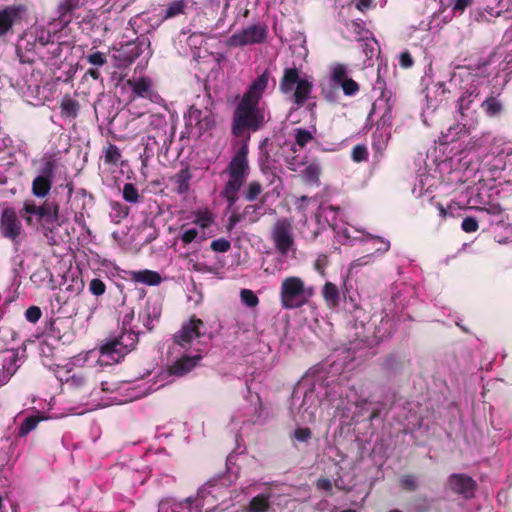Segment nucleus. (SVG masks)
<instances>
[{"mask_svg": "<svg viewBox=\"0 0 512 512\" xmlns=\"http://www.w3.org/2000/svg\"><path fill=\"white\" fill-rule=\"evenodd\" d=\"M123 199L131 204H136L140 200L138 189L132 183H126L122 190Z\"/></svg>", "mask_w": 512, "mask_h": 512, "instance_id": "nucleus-44", "label": "nucleus"}, {"mask_svg": "<svg viewBox=\"0 0 512 512\" xmlns=\"http://www.w3.org/2000/svg\"><path fill=\"white\" fill-rule=\"evenodd\" d=\"M214 222V216L209 210L198 211L195 213L194 223L201 228H208Z\"/></svg>", "mask_w": 512, "mask_h": 512, "instance_id": "nucleus-46", "label": "nucleus"}, {"mask_svg": "<svg viewBox=\"0 0 512 512\" xmlns=\"http://www.w3.org/2000/svg\"><path fill=\"white\" fill-rule=\"evenodd\" d=\"M41 315L42 312L37 306H30L25 312L27 321L31 323H36L40 319Z\"/></svg>", "mask_w": 512, "mask_h": 512, "instance_id": "nucleus-63", "label": "nucleus"}, {"mask_svg": "<svg viewBox=\"0 0 512 512\" xmlns=\"http://www.w3.org/2000/svg\"><path fill=\"white\" fill-rule=\"evenodd\" d=\"M192 178V174L189 168H183L179 170L172 178V181L176 185V192L178 194H185L189 190V182Z\"/></svg>", "mask_w": 512, "mask_h": 512, "instance_id": "nucleus-30", "label": "nucleus"}, {"mask_svg": "<svg viewBox=\"0 0 512 512\" xmlns=\"http://www.w3.org/2000/svg\"><path fill=\"white\" fill-rule=\"evenodd\" d=\"M106 286L104 282L98 278H94L89 283V291L95 296H101L104 294Z\"/></svg>", "mask_w": 512, "mask_h": 512, "instance_id": "nucleus-56", "label": "nucleus"}, {"mask_svg": "<svg viewBox=\"0 0 512 512\" xmlns=\"http://www.w3.org/2000/svg\"><path fill=\"white\" fill-rule=\"evenodd\" d=\"M331 81L339 88L340 84L348 79V66L342 63H334L330 67Z\"/></svg>", "mask_w": 512, "mask_h": 512, "instance_id": "nucleus-37", "label": "nucleus"}, {"mask_svg": "<svg viewBox=\"0 0 512 512\" xmlns=\"http://www.w3.org/2000/svg\"><path fill=\"white\" fill-rule=\"evenodd\" d=\"M198 236V230L196 228H188L182 231L180 239L184 244L192 243Z\"/></svg>", "mask_w": 512, "mask_h": 512, "instance_id": "nucleus-62", "label": "nucleus"}, {"mask_svg": "<svg viewBox=\"0 0 512 512\" xmlns=\"http://www.w3.org/2000/svg\"><path fill=\"white\" fill-rule=\"evenodd\" d=\"M150 46L151 41L149 36L137 37L134 41L121 44L120 47L115 50L114 58L122 64H130L143 54L150 56L152 54Z\"/></svg>", "mask_w": 512, "mask_h": 512, "instance_id": "nucleus-8", "label": "nucleus"}, {"mask_svg": "<svg viewBox=\"0 0 512 512\" xmlns=\"http://www.w3.org/2000/svg\"><path fill=\"white\" fill-rule=\"evenodd\" d=\"M185 2L184 0H176L168 5L165 10L164 17L171 18L180 15L184 12Z\"/></svg>", "mask_w": 512, "mask_h": 512, "instance_id": "nucleus-48", "label": "nucleus"}, {"mask_svg": "<svg viewBox=\"0 0 512 512\" xmlns=\"http://www.w3.org/2000/svg\"><path fill=\"white\" fill-rule=\"evenodd\" d=\"M478 220L474 217H466L463 219L461 228L466 233H473L478 230Z\"/></svg>", "mask_w": 512, "mask_h": 512, "instance_id": "nucleus-57", "label": "nucleus"}, {"mask_svg": "<svg viewBox=\"0 0 512 512\" xmlns=\"http://www.w3.org/2000/svg\"><path fill=\"white\" fill-rule=\"evenodd\" d=\"M162 313V304L158 299H147L143 309L139 313V320L148 330H153L155 323L158 322Z\"/></svg>", "mask_w": 512, "mask_h": 512, "instance_id": "nucleus-19", "label": "nucleus"}, {"mask_svg": "<svg viewBox=\"0 0 512 512\" xmlns=\"http://www.w3.org/2000/svg\"><path fill=\"white\" fill-rule=\"evenodd\" d=\"M271 239L276 250L282 255H287L294 246L291 220L288 218L277 220L271 229Z\"/></svg>", "mask_w": 512, "mask_h": 512, "instance_id": "nucleus-9", "label": "nucleus"}, {"mask_svg": "<svg viewBox=\"0 0 512 512\" xmlns=\"http://www.w3.org/2000/svg\"><path fill=\"white\" fill-rule=\"evenodd\" d=\"M448 485L453 492L463 495L467 499L473 497L477 487L475 480L470 476L457 473L450 475Z\"/></svg>", "mask_w": 512, "mask_h": 512, "instance_id": "nucleus-17", "label": "nucleus"}, {"mask_svg": "<svg viewBox=\"0 0 512 512\" xmlns=\"http://www.w3.org/2000/svg\"><path fill=\"white\" fill-rule=\"evenodd\" d=\"M270 118V111L265 104L241 98L233 113L232 134L236 137H245L241 146H248L250 133L262 129Z\"/></svg>", "mask_w": 512, "mask_h": 512, "instance_id": "nucleus-4", "label": "nucleus"}, {"mask_svg": "<svg viewBox=\"0 0 512 512\" xmlns=\"http://www.w3.org/2000/svg\"><path fill=\"white\" fill-rule=\"evenodd\" d=\"M267 194L257 202H249L243 210L246 221L253 224L257 223L263 216L270 213L271 209L266 205Z\"/></svg>", "mask_w": 512, "mask_h": 512, "instance_id": "nucleus-22", "label": "nucleus"}, {"mask_svg": "<svg viewBox=\"0 0 512 512\" xmlns=\"http://www.w3.org/2000/svg\"><path fill=\"white\" fill-rule=\"evenodd\" d=\"M367 239L373 240V241L381 244V247H379L375 250L376 253L384 254L390 249V241L386 240L380 236H374L371 234H367Z\"/></svg>", "mask_w": 512, "mask_h": 512, "instance_id": "nucleus-58", "label": "nucleus"}, {"mask_svg": "<svg viewBox=\"0 0 512 512\" xmlns=\"http://www.w3.org/2000/svg\"><path fill=\"white\" fill-rule=\"evenodd\" d=\"M488 170L494 179L500 177V174L506 170L512 171V150L501 151L487 163Z\"/></svg>", "mask_w": 512, "mask_h": 512, "instance_id": "nucleus-20", "label": "nucleus"}, {"mask_svg": "<svg viewBox=\"0 0 512 512\" xmlns=\"http://www.w3.org/2000/svg\"><path fill=\"white\" fill-rule=\"evenodd\" d=\"M249 174L248 148L246 144H243L232 156L221 174L226 180L220 196L225 200L227 210L231 211L226 226L228 231L233 230L239 222L246 221L244 210L237 212L236 203L239 200V193L244 184H246Z\"/></svg>", "mask_w": 512, "mask_h": 512, "instance_id": "nucleus-2", "label": "nucleus"}, {"mask_svg": "<svg viewBox=\"0 0 512 512\" xmlns=\"http://www.w3.org/2000/svg\"><path fill=\"white\" fill-rule=\"evenodd\" d=\"M436 208L439 211V215L442 219H446L447 217H454V212L456 211V207L454 205H448L447 207H444L441 203H437Z\"/></svg>", "mask_w": 512, "mask_h": 512, "instance_id": "nucleus-64", "label": "nucleus"}, {"mask_svg": "<svg viewBox=\"0 0 512 512\" xmlns=\"http://www.w3.org/2000/svg\"><path fill=\"white\" fill-rule=\"evenodd\" d=\"M267 35V25L264 23H256L231 35L227 39L226 44L229 47H242L246 45L260 44L266 41Z\"/></svg>", "mask_w": 512, "mask_h": 512, "instance_id": "nucleus-7", "label": "nucleus"}, {"mask_svg": "<svg viewBox=\"0 0 512 512\" xmlns=\"http://www.w3.org/2000/svg\"><path fill=\"white\" fill-rule=\"evenodd\" d=\"M320 400L316 394V387L307 390L304 394L301 409H303V413L307 414L305 420L311 421L314 418L315 411L317 406L319 405Z\"/></svg>", "mask_w": 512, "mask_h": 512, "instance_id": "nucleus-26", "label": "nucleus"}, {"mask_svg": "<svg viewBox=\"0 0 512 512\" xmlns=\"http://www.w3.org/2000/svg\"><path fill=\"white\" fill-rule=\"evenodd\" d=\"M474 91H467L463 94L458 100V110L464 115V111L470 108L471 103L473 102Z\"/></svg>", "mask_w": 512, "mask_h": 512, "instance_id": "nucleus-53", "label": "nucleus"}, {"mask_svg": "<svg viewBox=\"0 0 512 512\" xmlns=\"http://www.w3.org/2000/svg\"><path fill=\"white\" fill-rule=\"evenodd\" d=\"M270 80L273 81L274 85L275 80L272 78L270 71L266 69L251 82L242 98L261 103V99L268 88Z\"/></svg>", "mask_w": 512, "mask_h": 512, "instance_id": "nucleus-16", "label": "nucleus"}, {"mask_svg": "<svg viewBox=\"0 0 512 512\" xmlns=\"http://www.w3.org/2000/svg\"><path fill=\"white\" fill-rule=\"evenodd\" d=\"M139 333L140 332L135 329H121L113 335L119 340V342L124 344V347H128L133 351L139 341Z\"/></svg>", "mask_w": 512, "mask_h": 512, "instance_id": "nucleus-33", "label": "nucleus"}, {"mask_svg": "<svg viewBox=\"0 0 512 512\" xmlns=\"http://www.w3.org/2000/svg\"><path fill=\"white\" fill-rule=\"evenodd\" d=\"M83 4L82 0H62L57 5V19L50 22L49 25H53L57 22L60 29L67 27L71 23L75 11L83 6Z\"/></svg>", "mask_w": 512, "mask_h": 512, "instance_id": "nucleus-18", "label": "nucleus"}, {"mask_svg": "<svg viewBox=\"0 0 512 512\" xmlns=\"http://www.w3.org/2000/svg\"><path fill=\"white\" fill-rule=\"evenodd\" d=\"M126 84L131 88L129 102H133L136 98H146L151 102H158L161 99L153 90V82L148 77L129 79Z\"/></svg>", "mask_w": 512, "mask_h": 512, "instance_id": "nucleus-12", "label": "nucleus"}, {"mask_svg": "<svg viewBox=\"0 0 512 512\" xmlns=\"http://www.w3.org/2000/svg\"><path fill=\"white\" fill-rule=\"evenodd\" d=\"M167 121L163 114L154 113L148 117V130L153 131V138L165 136Z\"/></svg>", "mask_w": 512, "mask_h": 512, "instance_id": "nucleus-28", "label": "nucleus"}, {"mask_svg": "<svg viewBox=\"0 0 512 512\" xmlns=\"http://www.w3.org/2000/svg\"><path fill=\"white\" fill-rule=\"evenodd\" d=\"M347 96H353L359 91V85L352 79L348 78L339 86Z\"/></svg>", "mask_w": 512, "mask_h": 512, "instance_id": "nucleus-51", "label": "nucleus"}, {"mask_svg": "<svg viewBox=\"0 0 512 512\" xmlns=\"http://www.w3.org/2000/svg\"><path fill=\"white\" fill-rule=\"evenodd\" d=\"M241 301L248 307H256L259 303L257 295L250 289H242L240 292Z\"/></svg>", "mask_w": 512, "mask_h": 512, "instance_id": "nucleus-49", "label": "nucleus"}, {"mask_svg": "<svg viewBox=\"0 0 512 512\" xmlns=\"http://www.w3.org/2000/svg\"><path fill=\"white\" fill-rule=\"evenodd\" d=\"M320 173V165L316 162H312L302 171L301 177L308 184H317L319 182Z\"/></svg>", "mask_w": 512, "mask_h": 512, "instance_id": "nucleus-40", "label": "nucleus"}, {"mask_svg": "<svg viewBox=\"0 0 512 512\" xmlns=\"http://www.w3.org/2000/svg\"><path fill=\"white\" fill-rule=\"evenodd\" d=\"M22 7L8 6L0 11V36L5 35L15 24L21 21Z\"/></svg>", "mask_w": 512, "mask_h": 512, "instance_id": "nucleus-21", "label": "nucleus"}, {"mask_svg": "<svg viewBox=\"0 0 512 512\" xmlns=\"http://www.w3.org/2000/svg\"><path fill=\"white\" fill-rule=\"evenodd\" d=\"M19 213L27 224L32 223L33 217L36 218L37 222L52 224L58 220L59 206L55 202L47 201L39 206L33 199H26Z\"/></svg>", "mask_w": 512, "mask_h": 512, "instance_id": "nucleus-6", "label": "nucleus"}, {"mask_svg": "<svg viewBox=\"0 0 512 512\" xmlns=\"http://www.w3.org/2000/svg\"><path fill=\"white\" fill-rule=\"evenodd\" d=\"M340 211L339 207H335L332 205L320 204L315 213V218L319 226H324L326 223L333 230L337 228V216Z\"/></svg>", "mask_w": 512, "mask_h": 512, "instance_id": "nucleus-24", "label": "nucleus"}, {"mask_svg": "<svg viewBox=\"0 0 512 512\" xmlns=\"http://www.w3.org/2000/svg\"><path fill=\"white\" fill-rule=\"evenodd\" d=\"M490 61L486 59H480L478 62L474 64H469L466 66V68L474 75L476 76H483L485 75V70L487 66L489 65Z\"/></svg>", "mask_w": 512, "mask_h": 512, "instance_id": "nucleus-50", "label": "nucleus"}, {"mask_svg": "<svg viewBox=\"0 0 512 512\" xmlns=\"http://www.w3.org/2000/svg\"><path fill=\"white\" fill-rule=\"evenodd\" d=\"M316 127L312 126L311 129L296 128L294 130L295 144L300 148H304L310 141L314 139L316 134Z\"/></svg>", "mask_w": 512, "mask_h": 512, "instance_id": "nucleus-38", "label": "nucleus"}, {"mask_svg": "<svg viewBox=\"0 0 512 512\" xmlns=\"http://www.w3.org/2000/svg\"><path fill=\"white\" fill-rule=\"evenodd\" d=\"M303 79L299 77V72L296 68H286L280 81V90L285 94L291 93L294 87L298 85V82Z\"/></svg>", "mask_w": 512, "mask_h": 512, "instance_id": "nucleus-27", "label": "nucleus"}, {"mask_svg": "<svg viewBox=\"0 0 512 512\" xmlns=\"http://www.w3.org/2000/svg\"><path fill=\"white\" fill-rule=\"evenodd\" d=\"M271 493H261L249 502V512H267L270 508Z\"/></svg>", "mask_w": 512, "mask_h": 512, "instance_id": "nucleus-35", "label": "nucleus"}, {"mask_svg": "<svg viewBox=\"0 0 512 512\" xmlns=\"http://www.w3.org/2000/svg\"><path fill=\"white\" fill-rule=\"evenodd\" d=\"M151 17L147 13H141L129 20V26L132 28L135 34H138V37L149 36L152 30L155 28L153 24L150 23Z\"/></svg>", "mask_w": 512, "mask_h": 512, "instance_id": "nucleus-25", "label": "nucleus"}, {"mask_svg": "<svg viewBox=\"0 0 512 512\" xmlns=\"http://www.w3.org/2000/svg\"><path fill=\"white\" fill-rule=\"evenodd\" d=\"M482 107L489 116H496L502 111L501 103L494 97L487 98L483 101Z\"/></svg>", "mask_w": 512, "mask_h": 512, "instance_id": "nucleus-45", "label": "nucleus"}, {"mask_svg": "<svg viewBox=\"0 0 512 512\" xmlns=\"http://www.w3.org/2000/svg\"><path fill=\"white\" fill-rule=\"evenodd\" d=\"M184 119L186 127L190 128L191 132L195 130L198 135H201L203 132L215 126V119L211 111L208 109L200 110L194 105L190 106Z\"/></svg>", "mask_w": 512, "mask_h": 512, "instance_id": "nucleus-11", "label": "nucleus"}, {"mask_svg": "<svg viewBox=\"0 0 512 512\" xmlns=\"http://www.w3.org/2000/svg\"><path fill=\"white\" fill-rule=\"evenodd\" d=\"M0 230L4 237L15 240L21 233L22 224L14 208H5L0 219Z\"/></svg>", "mask_w": 512, "mask_h": 512, "instance_id": "nucleus-15", "label": "nucleus"}, {"mask_svg": "<svg viewBox=\"0 0 512 512\" xmlns=\"http://www.w3.org/2000/svg\"><path fill=\"white\" fill-rule=\"evenodd\" d=\"M68 387L74 390H81L90 387L87 378L83 374L74 373L65 380Z\"/></svg>", "mask_w": 512, "mask_h": 512, "instance_id": "nucleus-41", "label": "nucleus"}, {"mask_svg": "<svg viewBox=\"0 0 512 512\" xmlns=\"http://www.w3.org/2000/svg\"><path fill=\"white\" fill-rule=\"evenodd\" d=\"M132 279L147 285H158L161 283V276L158 272L151 270L136 271L132 273Z\"/></svg>", "mask_w": 512, "mask_h": 512, "instance_id": "nucleus-34", "label": "nucleus"}, {"mask_svg": "<svg viewBox=\"0 0 512 512\" xmlns=\"http://www.w3.org/2000/svg\"><path fill=\"white\" fill-rule=\"evenodd\" d=\"M322 296L330 308H335L340 302V293L338 287L331 282H326L322 288Z\"/></svg>", "mask_w": 512, "mask_h": 512, "instance_id": "nucleus-32", "label": "nucleus"}, {"mask_svg": "<svg viewBox=\"0 0 512 512\" xmlns=\"http://www.w3.org/2000/svg\"><path fill=\"white\" fill-rule=\"evenodd\" d=\"M210 247L214 252L225 253L230 250L231 243L225 238H218L211 242Z\"/></svg>", "mask_w": 512, "mask_h": 512, "instance_id": "nucleus-52", "label": "nucleus"}, {"mask_svg": "<svg viewBox=\"0 0 512 512\" xmlns=\"http://www.w3.org/2000/svg\"><path fill=\"white\" fill-rule=\"evenodd\" d=\"M44 419L45 418L43 416L39 415L38 413L27 416L21 422V424L18 428V436L19 437L27 436L31 431H33L37 427L39 422H41Z\"/></svg>", "mask_w": 512, "mask_h": 512, "instance_id": "nucleus-36", "label": "nucleus"}, {"mask_svg": "<svg viewBox=\"0 0 512 512\" xmlns=\"http://www.w3.org/2000/svg\"><path fill=\"white\" fill-rule=\"evenodd\" d=\"M314 294V287L306 286L300 277H286L280 286V303L286 310L301 308L309 303Z\"/></svg>", "mask_w": 512, "mask_h": 512, "instance_id": "nucleus-5", "label": "nucleus"}, {"mask_svg": "<svg viewBox=\"0 0 512 512\" xmlns=\"http://www.w3.org/2000/svg\"><path fill=\"white\" fill-rule=\"evenodd\" d=\"M400 485L403 489L414 491L417 489L416 478L412 475H404L400 478Z\"/></svg>", "mask_w": 512, "mask_h": 512, "instance_id": "nucleus-59", "label": "nucleus"}, {"mask_svg": "<svg viewBox=\"0 0 512 512\" xmlns=\"http://www.w3.org/2000/svg\"><path fill=\"white\" fill-rule=\"evenodd\" d=\"M129 214V208L119 202H111L110 217L115 223L121 222Z\"/></svg>", "mask_w": 512, "mask_h": 512, "instance_id": "nucleus-42", "label": "nucleus"}, {"mask_svg": "<svg viewBox=\"0 0 512 512\" xmlns=\"http://www.w3.org/2000/svg\"><path fill=\"white\" fill-rule=\"evenodd\" d=\"M23 360L16 350L4 351L1 355L0 387L6 385L22 365Z\"/></svg>", "mask_w": 512, "mask_h": 512, "instance_id": "nucleus-14", "label": "nucleus"}, {"mask_svg": "<svg viewBox=\"0 0 512 512\" xmlns=\"http://www.w3.org/2000/svg\"><path fill=\"white\" fill-rule=\"evenodd\" d=\"M86 59L89 64L96 66V67H101V66L105 65L107 62L105 54L100 51H96L94 53L89 54L86 57Z\"/></svg>", "mask_w": 512, "mask_h": 512, "instance_id": "nucleus-54", "label": "nucleus"}, {"mask_svg": "<svg viewBox=\"0 0 512 512\" xmlns=\"http://www.w3.org/2000/svg\"><path fill=\"white\" fill-rule=\"evenodd\" d=\"M286 164L291 171H298L306 164V157L302 159L298 158V156L288 157L286 158Z\"/></svg>", "mask_w": 512, "mask_h": 512, "instance_id": "nucleus-61", "label": "nucleus"}, {"mask_svg": "<svg viewBox=\"0 0 512 512\" xmlns=\"http://www.w3.org/2000/svg\"><path fill=\"white\" fill-rule=\"evenodd\" d=\"M62 43L52 40L49 29L33 25L20 37L16 51L23 63H33L37 59L56 66L61 58Z\"/></svg>", "mask_w": 512, "mask_h": 512, "instance_id": "nucleus-3", "label": "nucleus"}, {"mask_svg": "<svg viewBox=\"0 0 512 512\" xmlns=\"http://www.w3.org/2000/svg\"><path fill=\"white\" fill-rule=\"evenodd\" d=\"M293 93L294 103L298 106H302L310 97L312 91V84L306 78L299 81L298 85L294 87Z\"/></svg>", "mask_w": 512, "mask_h": 512, "instance_id": "nucleus-29", "label": "nucleus"}, {"mask_svg": "<svg viewBox=\"0 0 512 512\" xmlns=\"http://www.w3.org/2000/svg\"><path fill=\"white\" fill-rule=\"evenodd\" d=\"M388 139H389V133L386 131L380 130L378 127L373 136V145L377 149H381L387 143Z\"/></svg>", "mask_w": 512, "mask_h": 512, "instance_id": "nucleus-55", "label": "nucleus"}, {"mask_svg": "<svg viewBox=\"0 0 512 512\" xmlns=\"http://www.w3.org/2000/svg\"><path fill=\"white\" fill-rule=\"evenodd\" d=\"M124 344L113 335H109L99 345L100 360L105 364H114L120 362L132 350L124 347Z\"/></svg>", "mask_w": 512, "mask_h": 512, "instance_id": "nucleus-10", "label": "nucleus"}, {"mask_svg": "<svg viewBox=\"0 0 512 512\" xmlns=\"http://www.w3.org/2000/svg\"><path fill=\"white\" fill-rule=\"evenodd\" d=\"M121 151L116 145L110 144L105 151V162L118 165L121 161Z\"/></svg>", "mask_w": 512, "mask_h": 512, "instance_id": "nucleus-47", "label": "nucleus"}, {"mask_svg": "<svg viewBox=\"0 0 512 512\" xmlns=\"http://www.w3.org/2000/svg\"><path fill=\"white\" fill-rule=\"evenodd\" d=\"M133 319H134V310L132 308L123 307L119 311L118 321L121 324V329H125V330L134 329L131 326Z\"/></svg>", "mask_w": 512, "mask_h": 512, "instance_id": "nucleus-43", "label": "nucleus"}, {"mask_svg": "<svg viewBox=\"0 0 512 512\" xmlns=\"http://www.w3.org/2000/svg\"><path fill=\"white\" fill-rule=\"evenodd\" d=\"M242 188H244L242 191V195L247 202H255L256 200H260V198L264 196L262 195L264 190L263 186L257 180L250 181L246 185L244 184Z\"/></svg>", "mask_w": 512, "mask_h": 512, "instance_id": "nucleus-31", "label": "nucleus"}, {"mask_svg": "<svg viewBox=\"0 0 512 512\" xmlns=\"http://www.w3.org/2000/svg\"><path fill=\"white\" fill-rule=\"evenodd\" d=\"M60 108L63 116L76 117L79 111V103L69 95H66L61 100Z\"/></svg>", "mask_w": 512, "mask_h": 512, "instance_id": "nucleus-39", "label": "nucleus"}, {"mask_svg": "<svg viewBox=\"0 0 512 512\" xmlns=\"http://www.w3.org/2000/svg\"><path fill=\"white\" fill-rule=\"evenodd\" d=\"M470 203L475 205L472 208L480 211L482 213L481 220L485 218L486 215L491 216L494 219H489L490 224L503 222V208L499 203H484L478 202L476 199H470Z\"/></svg>", "mask_w": 512, "mask_h": 512, "instance_id": "nucleus-23", "label": "nucleus"}, {"mask_svg": "<svg viewBox=\"0 0 512 512\" xmlns=\"http://www.w3.org/2000/svg\"><path fill=\"white\" fill-rule=\"evenodd\" d=\"M205 325L201 319L192 317L184 322L173 335L170 354L175 357L170 370L173 375L183 376L197 366L207 345Z\"/></svg>", "mask_w": 512, "mask_h": 512, "instance_id": "nucleus-1", "label": "nucleus"}, {"mask_svg": "<svg viewBox=\"0 0 512 512\" xmlns=\"http://www.w3.org/2000/svg\"><path fill=\"white\" fill-rule=\"evenodd\" d=\"M368 157V151L366 146L357 145L352 150V159L356 162H361L366 160Z\"/></svg>", "mask_w": 512, "mask_h": 512, "instance_id": "nucleus-60", "label": "nucleus"}, {"mask_svg": "<svg viewBox=\"0 0 512 512\" xmlns=\"http://www.w3.org/2000/svg\"><path fill=\"white\" fill-rule=\"evenodd\" d=\"M54 162L46 161L41 168L40 174L32 182V194L37 198H44L49 194L54 176Z\"/></svg>", "mask_w": 512, "mask_h": 512, "instance_id": "nucleus-13", "label": "nucleus"}]
</instances>
